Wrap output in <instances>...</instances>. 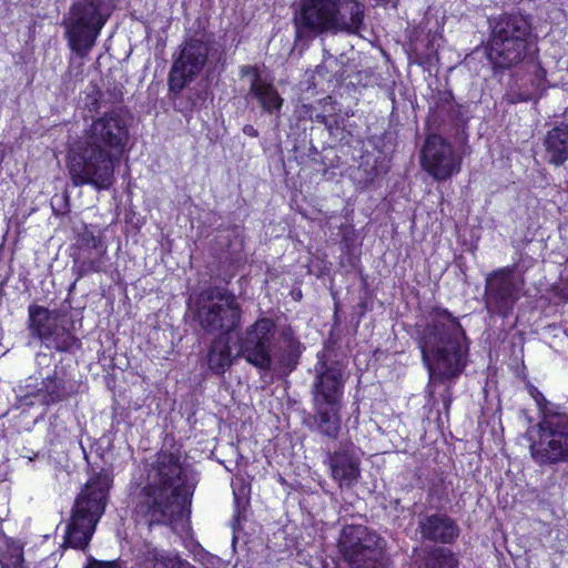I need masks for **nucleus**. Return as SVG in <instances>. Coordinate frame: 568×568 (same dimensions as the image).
Instances as JSON below:
<instances>
[{
  "label": "nucleus",
  "instance_id": "obj_12",
  "mask_svg": "<svg viewBox=\"0 0 568 568\" xmlns=\"http://www.w3.org/2000/svg\"><path fill=\"white\" fill-rule=\"evenodd\" d=\"M29 329L48 348L68 351L75 343V337L64 327L62 316L40 305H30Z\"/></svg>",
  "mask_w": 568,
  "mask_h": 568
},
{
  "label": "nucleus",
  "instance_id": "obj_20",
  "mask_svg": "<svg viewBox=\"0 0 568 568\" xmlns=\"http://www.w3.org/2000/svg\"><path fill=\"white\" fill-rule=\"evenodd\" d=\"M542 145L548 163L560 166L568 161V124L562 123L550 129Z\"/></svg>",
  "mask_w": 568,
  "mask_h": 568
},
{
  "label": "nucleus",
  "instance_id": "obj_26",
  "mask_svg": "<svg viewBox=\"0 0 568 568\" xmlns=\"http://www.w3.org/2000/svg\"><path fill=\"white\" fill-rule=\"evenodd\" d=\"M144 557L150 568H195L180 557L165 554L156 548H148Z\"/></svg>",
  "mask_w": 568,
  "mask_h": 568
},
{
  "label": "nucleus",
  "instance_id": "obj_30",
  "mask_svg": "<svg viewBox=\"0 0 568 568\" xmlns=\"http://www.w3.org/2000/svg\"><path fill=\"white\" fill-rule=\"evenodd\" d=\"M241 74L243 77H251V81L255 78L263 79L262 75L258 73L257 69L252 65H244L241 68Z\"/></svg>",
  "mask_w": 568,
  "mask_h": 568
},
{
  "label": "nucleus",
  "instance_id": "obj_5",
  "mask_svg": "<svg viewBox=\"0 0 568 568\" xmlns=\"http://www.w3.org/2000/svg\"><path fill=\"white\" fill-rule=\"evenodd\" d=\"M529 393L542 414L539 438L530 444L532 459L540 466L568 463V414L556 410L536 387Z\"/></svg>",
  "mask_w": 568,
  "mask_h": 568
},
{
  "label": "nucleus",
  "instance_id": "obj_16",
  "mask_svg": "<svg viewBox=\"0 0 568 568\" xmlns=\"http://www.w3.org/2000/svg\"><path fill=\"white\" fill-rule=\"evenodd\" d=\"M327 464L341 488L353 487L361 477V457L352 444H341L333 453L328 452Z\"/></svg>",
  "mask_w": 568,
  "mask_h": 568
},
{
  "label": "nucleus",
  "instance_id": "obj_18",
  "mask_svg": "<svg viewBox=\"0 0 568 568\" xmlns=\"http://www.w3.org/2000/svg\"><path fill=\"white\" fill-rule=\"evenodd\" d=\"M527 48L528 40L524 38L511 41H490L489 58L496 67L510 68L525 59Z\"/></svg>",
  "mask_w": 568,
  "mask_h": 568
},
{
  "label": "nucleus",
  "instance_id": "obj_28",
  "mask_svg": "<svg viewBox=\"0 0 568 568\" xmlns=\"http://www.w3.org/2000/svg\"><path fill=\"white\" fill-rule=\"evenodd\" d=\"M456 566L457 560L452 551L436 548L427 557L424 568H456Z\"/></svg>",
  "mask_w": 568,
  "mask_h": 568
},
{
  "label": "nucleus",
  "instance_id": "obj_14",
  "mask_svg": "<svg viewBox=\"0 0 568 568\" xmlns=\"http://www.w3.org/2000/svg\"><path fill=\"white\" fill-rule=\"evenodd\" d=\"M336 10L335 0H302L294 16L297 36H317L333 32V27L346 26L345 21L337 20L334 16Z\"/></svg>",
  "mask_w": 568,
  "mask_h": 568
},
{
  "label": "nucleus",
  "instance_id": "obj_15",
  "mask_svg": "<svg viewBox=\"0 0 568 568\" xmlns=\"http://www.w3.org/2000/svg\"><path fill=\"white\" fill-rule=\"evenodd\" d=\"M313 369V404H341L345 383L344 368L336 361L324 359V355L318 354Z\"/></svg>",
  "mask_w": 568,
  "mask_h": 568
},
{
  "label": "nucleus",
  "instance_id": "obj_7",
  "mask_svg": "<svg viewBox=\"0 0 568 568\" xmlns=\"http://www.w3.org/2000/svg\"><path fill=\"white\" fill-rule=\"evenodd\" d=\"M109 477L91 479L75 500L70 523L67 525L64 544L75 549L88 546L97 523L105 508Z\"/></svg>",
  "mask_w": 568,
  "mask_h": 568
},
{
  "label": "nucleus",
  "instance_id": "obj_19",
  "mask_svg": "<svg viewBox=\"0 0 568 568\" xmlns=\"http://www.w3.org/2000/svg\"><path fill=\"white\" fill-rule=\"evenodd\" d=\"M337 20L345 21L344 27H333V32H346L352 34H361V31L365 28L364 24V4L358 0H335Z\"/></svg>",
  "mask_w": 568,
  "mask_h": 568
},
{
  "label": "nucleus",
  "instance_id": "obj_4",
  "mask_svg": "<svg viewBox=\"0 0 568 568\" xmlns=\"http://www.w3.org/2000/svg\"><path fill=\"white\" fill-rule=\"evenodd\" d=\"M419 347L432 381L454 378L466 365L464 329L446 310L436 308L430 313Z\"/></svg>",
  "mask_w": 568,
  "mask_h": 568
},
{
  "label": "nucleus",
  "instance_id": "obj_23",
  "mask_svg": "<svg viewBox=\"0 0 568 568\" xmlns=\"http://www.w3.org/2000/svg\"><path fill=\"white\" fill-rule=\"evenodd\" d=\"M250 93L267 113H276L283 106L284 99L266 79H253L250 84Z\"/></svg>",
  "mask_w": 568,
  "mask_h": 568
},
{
  "label": "nucleus",
  "instance_id": "obj_17",
  "mask_svg": "<svg viewBox=\"0 0 568 568\" xmlns=\"http://www.w3.org/2000/svg\"><path fill=\"white\" fill-rule=\"evenodd\" d=\"M418 528L424 539L439 544L454 542L460 532L456 521L446 514H419Z\"/></svg>",
  "mask_w": 568,
  "mask_h": 568
},
{
  "label": "nucleus",
  "instance_id": "obj_9",
  "mask_svg": "<svg viewBox=\"0 0 568 568\" xmlns=\"http://www.w3.org/2000/svg\"><path fill=\"white\" fill-rule=\"evenodd\" d=\"M524 278L513 267H503L487 274L485 280V307L489 314L508 316L524 290Z\"/></svg>",
  "mask_w": 568,
  "mask_h": 568
},
{
  "label": "nucleus",
  "instance_id": "obj_10",
  "mask_svg": "<svg viewBox=\"0 0 568 568\" xmlns=\"http://www.w3.org/2000/svg\"><path fill=\"white\" fill-rule=\"evenodd\" d=\"M339 550L352 568H372L384 549V539L362 525H348L342 529Z\"/></svg>",
  "mask_w": 568,
  "mask_h": 568
},
{
  "label": "nucleus",
  "instance_id": "obj_3",
  "mask_svg": "<svg viewBox=\"0 0 568 568\" xmlns=\"http://www.w3.org/2000/svg\"><path fill=\"white\" fill-rule=\"evenodd\" d=\"M302 351V344L290 327L276 338L274 322L262 317L239 335L235 357L244 358L263 372L288 374L297 366Z\"/></svg>",
  "mask_w": 568,
  "mask_h": 568
},
{
  "label": "nucleus",
  "instance_id": "obj_24",
  "mask_svg": "<svg viewBox=\"0 0 568 568\" xmlns=\"http://www.w3.org/2000/svg\"><path fill=\"white\" fill-rule=\"evenodd\" d=\"M232 362L229 335L214 338L207 353L210 369L214 374L221 375L232 365Z\"/></svg>",
  "mask_w": 568,
  "mask_h": 568
},
{
  "label": "nucleus",
  "instance_id": "obj_32",
  "mask_svg": "<svg viewBox=\"0 0 568 568\" xmlns=\"http://www.w3.org/2000/svg\"><path fill=\"white\" fill-rule=\"evenodd\" d=\"M377 2V4H381V3H386L388 2L389 0H375Z\"/></svg>",
  "mask_w": 568,
  "mask_h": 568
},
{
  "label": "nucleus",
  "instance_id": "obj_27",
  "mask_svg": "<svg viewBox=\"0 0 568 568\" xmlns=\"http://www.w3.org/2000/svg\"><path fill=\"white\" fill-rule=\"evenodd\" d=\"M39 397L40 402L44 405H50L62 400L65 396V392L61 386V382L57 378L48 376L41 383V387L38 388L34 394Z\"/></svg>",
  "mask_w": 568,
  "mask_h": 568
},
{
  "label": "nucleus",
  "instance_id": "obj_21",
  "mask_svg": "<svg viewBox=\"0 0 568 568\" xmlns=\"http://www.w3.org/2000/svg\"><path fill=\"white\" fill-rule=\"evenodd\" d=\"M530 33V23L525 17L503 16L494 26L490 41H511L517 38L529 40Z\"/></svg>",
  "mask_w": 568,
  "mask_h": 568
},
{
  "label": "nucleus",
  "instance_id": "obj_31",
  "mask_svg": "<svg viewBox=\"0 0 568 568\" xmlns=\"http://www.w3.org/2000/svg\"><path fill=\"white\" fill-rule=\"evenodd\" d=\"M243 133L253 138H256L258 135L257 130L251 124L244 125Z\"/></svg>",
  "mask_w": 568,
  "mask_h": 568
},
{
  "label": "nucleus",
  "instance_id": "obj_25",
  "mask_svg": "<svg viewBox=\"0 0 568 568\" xmlns=\"http://www.w3.org/2000/svg\"><path fill=\"white\" fill-rule=\"evenodd\" d=\"M73 261L80 276L91 272H100L105 266L106 246H99L88 251H74Z\"/></svg>",
  "mask_w": 568,
  "mask_h": 568
},
{
  "label": "nucleus",
  "instance_id": "obj_11",
  "mask_svg": "<svg viewBox=\"0 0 568 568\" xmlns=\"http://www.w3.org/2000/svg\"><path fill=\"white\" fill-rule=\"evenodd\" d=\"M420 164L434 180L445 181L460 171L462 155L447 139L429 134L422 148Z\"/></svg>",
  "mask_w": 568,
  "mask_h": 568
},
{
  "label": "nucleus",
  "instance_id": "obj_22",
  "mask_svg": "<svg viewBox=\"0 0 568 568\" xmlns=\"http://www.w3.org/2000/svg\"><path fill=\"white\" fill-rule=\"evenodd\" d=\"M314 410L316 430L329 439H337L342 428L341 404H314Z\"/></svg>",
  "mask_w": 568,
  "mask_h": 568
},
{
  "label": "nucleus",
  "instance_id": "obj_13",
  "mask_svg": "<svg viewBox=\"0 0 568 568\" xmlns=\"http://www.w3.org/2000/svg\"><path fill=\"white\" fill-rule=\"evenodd\" d=\"M209 51V42L196 38H191L182 45L170 70V91L181 92L201 73L207 62Z\"/></svg>",
  "mask_w": 568,
  "mask_h": 568
},
{
  "label": "nucleus",
  "instance_id": "obj_29",
  "mask_svg": "<svg viewBox=\"0 0 568 568\" xmlns=\"http://www.w3.org/2000/svg\"><path fill=\"white\" fill-rule=\"evenodd\" d=\"M100 237L94 235V232L85 224H82L77 230L75 251H88L90 248L103 246Z\"/></svg>",
  "mask_w": 568,
  "mask_h": 568
},
{
  "label": "nucleus",
  "instance_id": "obj_8",
  "mask_svg": "<svg viewBox=\"0 0 568 568\" xmlns=\"http://www.w3.org/2000/svg\"><path fill=\"white\" fill-rule=\"evenodd\" d=\"M194 320L206 334L229 335L241 323L242 310L236 296L224 287H209L195 300Z\"/></svg>",
  "mask_w": 568,
  "mask_h": 568
},
{
  "label": "nucleus",
  "instance_id": "obj_1",
  "mask_svg": "<svg viewBox=\"0 0 568 568\" xmlns=\"http://www.w3.org/2000/svg\"><path fill=\"white\" fill-rule=\"evenodd\" d=\"M83 136L69 161L71 181L75 186L108 190L114 182V163L129 141L128 119L121 110H112L93 119Z\"/></svg>",
  "mask_w": 568,
  "mask_h": 568
},
{
  "label": "nucleus",
  "instance_id": "obj_6",
  "mask_svg": "<svg viewBox=\"0 0 568 568\" xmlns=\"http://www.w3.org/2000/svg\"><path fill=\"white\" fill-rule=\"evenodd\" d=\"M112 10L111 0H75L62 22L71 50L85 57L95 44Z\"/></svg>",
  "mask_w": 568,
  "mask_h": 568
},
{
  "label": "nucleus",
  "instance_id": "obj_2",
  "mask_svg": "<svg viewBox=\"0 0 568 568\" xmlns=\"http://www.w3.org/2000/svg\"><path fill=\"white\" fill-rule=\"evenodd\" d=\"M194 479L183 467L180 455L161 450L146 469L135 514L152 525H172L190 513Z\"/></svg>",
  "mask_w": 568,
  "mask_h": 568
}]
</instances>
